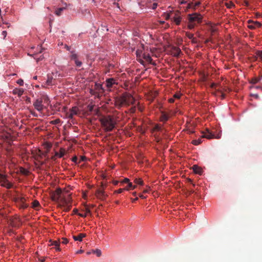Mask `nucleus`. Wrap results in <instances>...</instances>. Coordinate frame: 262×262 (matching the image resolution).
Masks as SVG:
<instances>
[{"label": "nucleus", "mask_w": 262, "mask_h": 262, "mask_svg": "<svg viewBox=\"0 0 262 262\" xmlns=\"http://www.w3.org/2000/svg\"><path fill=\"white\" fill-rule=\"evenodd\" d=\"M255 60H257L258 58H259L261 60H262V51H257L255 52V55L254 57Z\"/></svg>", "instance_id": "5701e85b"}, {"label": "nucleus", "mask_w": 262, "mask_h": 262, "mask_svg": "<svg viewBox=\"0 0 262 262\" xmlns=\"http://www.w3.org/2000/svg\"><path fill=\"white\" fill-rule=\"evenodd\" d=\"M83 252V250H78L76 251V254H80V253H82Z\"/></svg>", "instance_id": "5fc2aeb1"}, {"label": "nucleus", "mask_w": 262, "mask_h": 262, "mask_svg": "<svg viewBox=\"0 0 262 262\" xmlns=\"http://www.w3.org/2000/svg\"><path fill=\"white\" fill-rule=\"evenodd\" d=\"M133 195H134V196H136L137 195V192H134L133 193Z\"/></svg>", "instance_id": "774afa93"}, {"label": "nucleus", "mask_w": 262, "mask_h": 262, "mask_svg": "<svg viewBox=\"0 0 262 262\" xmlns=\"http://www.w3.org/2000/svg\"><path fill=\"white\" fill-rule=\"evenodd\" d=\"M115 84H116V82L114 78H108L106 80V85L107 88H111Z\"/></svg>", "instance_id": "f3484780"}, {"label": "nucleus", "mask_w": 262, "mask_h": 262, "mask_svg": "<svg viewBox=\"0 0 262 262\" xmlns=\"http://www.w3.org/2000/svg\"><path fill=\"white\" fill-rule=\"evenodd\" d=\"M168 101L170 103H173L174 101V99L173 98H171L169 99Z\"/></svg>", "instance_id": "603ef678"}, {"label": "nucleus", "mask_w": 262, "mask_h": 262, "mask_svg": "<svg viewBox=\"0 0 262 262\" xmlns=\"http://www.w3.org/2000/svg\"><path fill=\"white\" fill-rule=\"evenodd\" d=\"M85 236V234L80 233L78 236H73V238L75 241H79L81 242L82 240V238Z\"/></svg>", "instance_id": "aec40b11"}, {"label": "nucleus", "mask_w": 262, "mask_h": 262, "mask_svg": "<svg viewBox=\"0 0 262 262\" xmlns=\"http://www.w3.org/2000/svg\"><path fill=\"white\" fill-rule=\"evenodd\" d=\"M65 154V150L63 148L60 149V152H56L55 156L52 157V159L53 160H55L56 157H58V158H62Z\"/></svg>", "instance_id": "dca6fc26"}, {"label": "nucleus", "mask_w": 262, "mask_h": 262, "mask_svg": "<svg viewBox=\"0 0 262 262\" xmlns=\"http://www.w3.org/2000/svg\"><path fill=\"white\" fill-rule=\"evenodd\" d=\"M141 58H142L143 60L144 59L147 62L149 63H150L154 66L156 65V63L155 62H152V59L148 53L144 52L143 56L141 57Z\"/></svg>", "instance_id": "9b49d317"}, {"label": "nucleus", "mask_w": 262, "mask_h": 262, "mask_svg": "<svg viewBox=\"0 0 262 262\" xmlns=\"http://www.w3.org/2000/svg\"><path fill=\"white\" fill-rule=\"evenodd\" d=\"M135 99L133 96L128 93H123L121 97L118 98L115 101L116 105L118 108L123 105H129L135 103Z\"/></svg>", "instance_id": "7ed1b4c3"}, {"label": "nucleus", "mask_w": 262, "mask_h": 262, "mask_svg": "<svg viewBox=\"0 0 262 262\" xmlns=\"http://www.w3.org/2000/svg\"><path fill=\"white\" fill-rule=\"evenodd\" d=\"M42 100L41 99H37L33 103V106L39 112H41L43 110V106L42 104Z\"/></svg>", "instance_id": "1a4fd4ad"}, {"label": "nucleus", "mask_w": 262, "mask_h": 262, "mask_svg": "<svg viewBox=\"0 0 262 262\" xmlns=\"http://www.w3.org/2000/svg\"><path fill=\"white\" fill-rule=\"evenodd\" d=\"M261 78H262V76H261L260 78H259L258 79V78L253 79H252L251 82L253 84H255V83H257Z\"/></svg>", "instance_id": "e433bc0d"}, {"label": "nucleus", "mask_w": 262, "mask_h": 262, "mask_svg": "<svg viewBox=\"0 0 262 262\" xmlns=\"http://www.w3.org/2000/svg\"><path fill=\"white\" fill-rule=\"evenodd\" d=\"M245 5H246V6H248L249 5V3H248V2H245Z\"/></svg>", "instance_id": "338daca9"}, {"label": "nucleus", "mask_w": 262, "mask_h": 262, "mask_svg": "<svg viewBox=\"0 0 262 262\" xmlns=\"http://www.w3.org/2000/svg\"><path fill=\"white\" fill-rule=\"evenodd\" d=\"M64 9V8H59L58 9H57L56 11H55V14L56 15H58V16H59L61 13V12Z\"/></svg>", "instance_id": "473e14b6"}, {"label": "nucleus", "mask_w": 262, "mask_h": 262, "mask_svg": "<svg viewBox=\"0 0 262 262\" xmlns=\"http://www.w3.org/2000/svg\"><path fill=\"white\" fill-rule=\"evenodd\" d=\"M72 160L73 162L76 163L77 162V157L75 156V157H73Z\"/></svg>", "instance_id": "3c124183"}, {"label": "nucleus", "mask_w": 262, "mask_h": 262, "mask_svg": "<svg viewBox=\"0 0 262 262\" xmlns=\"http://www.w3.org/2000/svg\"><path fill=\"white\" fill-rule=\"evenodd\" d=\"M60 119H55L54 120H53L51 122V123L52 124H57L58 123H59L60 122Z\"/></svg>", "instance_id": "37998d69"}, {"label": "nucleus", "mask_w": 262, "mask_h": 262, "mask_svg": "<svg viewBox=\"0 0 262 262\" xmlns=\"http://www.w3.org/2000/svg\"><path fill=\"white\" fill-rule=\"evenodd\" d=\"M113 183L114 185H117L119 183V181H114Z\"/></svg>", "instance_id": "052dcab7"}, {"label": "nucleus", "mask_w": 262, "mask_h": 262, "mask_svg": "<svg viewBox=\"0 0 262 262\" xmlns=\"http://www.w3.org/2000/svg\"><path fill=\"white\" fill-rule=\"evenodd\" d=\"M124 190L128 191V190H129V188L128 187H125L124 188H120L118 190L115 191L114 192L117 193H121Z\"/></svg>", "instance_id": "2f4dec72"}, {"label": "nucleus", "mask_w": 262, "mask_h": 262, "mask_svg": "<svg viewBox=\"0 0 262 262\" xmlns=\"http://www.w3.org/2000/svg\"><path fill=\"white\" fill-rule=\"evenodd\" d=\"M61 240H62V241L60 242V243L63 244H67L69 242L68 239L66 238H62Z\"/></svg>", "instance_id": "79ce46f5"}, {"label": "nucleus", "mask_w": 262, "mask_h": 262, "mask_svg": "<svg viewBox=\"0 0 262 262\" xmlns=\"http://www.w3.org/2000/svg\"><path fill=\"white\" fill-rule=\"evenodd\" d=\"M114 5H116V6L119 8V4L118 3H114Z\"/></svg>", "instance_id": "69168bd1"}, {"label": "nucleus", "mask_w": 262, "mask_h": 262, "mask_svg": "<svg viewBox=\"0 0 262 262\" xmlns=\"http://www.w3.org/2000/svg\"><path fill=\"white\" fill-rule=\"evenodd\" d=\"M17 83L18 84L20 85H23L24 84V81L21 79H19L17 81Z\"/></svg>", "instance_id": "c03bdc74"}, {"label": "nucleus", "mask_w": 262, "mask_h": 262, "mask_svg": "<svg viewBox=\"0 0 262 262\" xmlns=\"http://www.w3.org/2000/svg\"><path fill=\"white\" fill-rule=\"evenodd\" d=\"M163 16L166 20L169 19L170 18V13H164Z\"/></svg>", "instance_id": "4c0bfd02"}, {"label": "nucleus", "mask_w": 262, "mask_h": 262, "mask_svg": "<svg viewBox=\"0 0 262 262\" xmlns=\"http://www.w3.org/2000/svg\"><path fill=\"white\" fill-rule=\"evenodd\" d=\"M99 121L103 130L106 132L112 131L116 124L114 118L111 115L103 116L99 119Z\"/></svg>", "instance_id": "f03ea898"}, {"label": "nucleus", "mask_w": 262, "mask_h": 262, "mask_svg": "<svg viewBox=\"0 0 262 262\" xmlns=\"http://www.w3.org/2000/svg\"><path fill=\"white\" fill-rule=\"evenodd\" d=\"M143 50H144V48H143V47L142 46V49H137L136 51V53L137 57L138 58V60L139 61V62L140 63H141L142 64H143L144 60L142 59V58H141V57H142L143 54L144 53Z\"/></svg>", "instance_id": "9d476101"}, {"label": "nucleus", "mask_w": 262, "mask_h": 262, "mask_svg": "<svg viewBox=\"0 0 262 262\" xmlns=\"http://www.w3.org/2000/svg\"><path fill=\"white\" fill-rule=\"evenodd\" d=\"M62 77V75L57 71L52 72L47 75L46 84L48 85H54L56 84V79Z\"/></svg>", "instance_id": "39448f33"}, {"label": "nucleus", "mask_w": 262, "mask_h": 262, "mask_svg": "<svg viewBox=\"0 0 262 262\" xmlns=\"http://www.w3.org/2000/svg\"><path fill=\"white\" fill-rule=\"evenodd\" d=\"M136 185H133L131 182L128 183V185L126 187H128L129 189H135L136 188Z\"/></svg>", "instance_id": "72a5a7b5"}, {"label": "nucleus", "mask_w": 262, "mask_h": 262, "mask_svg": "<svg viewBox=\"0 0 262 262\" xmlns=\"http://www.w3.org/2000/svg\"><path fill=\"white\" fill-rule=\"evenodd\" d=\"M207 133H204L202 136V138H205L208 139H212L214 138V135L212 133H210L209 130L207 129Z\"/></svg>", "instance_id": "4be33fe9"}, {"label": "nucleus", "mask_w": 262, "mask_h": 262, "mask_svg": "<svg viewBox=\"0 0 262 262\" xmlns=\"http://www.w3.org/2000/svg\"><path fill=\"white\" fill-rule=\"evenodd\" d=\"M96 195L97 197L100 199H104L107 195L105 193V192L102 190H98L96 191Z\"/></svg>", "instance_id": "2eb2a0df"}, {"label": "nucleus", "mask_w": 262, "mask_h": 262, "mask_svg": "<svg viewBox=\"0 0 262 262\" xmlns=\"http://www.w3.org/2000/svg\"><path fill=\"white\" fill-rule=\"evenodd\" d=\"M155 129L159 130L160 129V127L158 125H157L155 127Z\"/></svg>", "instance_id": "6e6d98bb"}, {"label": "nucleus", "mask_w": 262, "mask_h": 262, "mask_svg": "<svg viewBox=\"0 0 262 262\" xmlns=\"http://www.w3.org/2000/svg\"><path fill=\"white\" fill-rule=\"evenodd\" d=\"M78 111V108L77 107L75 106V107H73L70 110V112L72 113L74 115H76L77 114Z\"/></svg>", "instance_id": "cd10ccee"}, {"label": "nucleus", "mask_w": 262, "mask_h": 262, "mask_svg": "<svg viewBox=\"0 0 262 262\" xmlns=\"http://www.w3.org/2000/svg\"><path fill=\"white\" fill-rule=\"evenodd\" d=\"M138 200V198L136 197L135 199H132V202H135Z\"/></svg>", "instance_id": "bf43d9fd"}, {"label": "nucleus", "mask_w": 262, "mask_h": 262, "mask_svg": "<svg viewBox=\"0 0 262 262\" xmlns=\"http://www.w3.org/2000/svg\"><path fill=\"white\" fill-rule=\"evenodd\" d=\"M129 180L128 178H125L123 181H121V183H129Z\"/></svg>", "instance_id": "a18cd8bd"}, {"label": "nucleus", "mask_w": 262, "mask_h": 262, "mask_svg": "<svg viewBox=\"0 0 262 262\" xmlns=\"http://www.w3.org/2000/svg\"><path fill=\"white\" fill-rule=\"evenodd\" d=\"M46 257H43V258L39 259L40 262H44L46 260Z\"/></svg>", "instance_id": "680f3d73"}, {"label": "nucleus", "mask_w": 262, "mask_h": 262, "mask_svg": "<svg viewBox=\"0 0 262 262\" xmlns=\"http://www.w3.org/2000/svg\"><path fill=\"white\" fill-rule=\"evenodd\" d=\"M92 252L96 254L98 257H100L101 255V251L99 249L93 250Z\"/></svg>", "instance_id": "c756f323"}, {"label": "nucleus", "mask_w": 262, "mask_h": 262, "mask_svg": "<svg viewBox=\"0 0 262 262\" xmlns=\"http://www.w3.org/2000/svg\"><path fill=\"white\" fill-rule=\"evenodd\" d=\"M24 93V90L22 89H15L13 90V94L17 95L18 96H21Z\"/></svg>", "instance_id": "6ab92c4d"}, {"label": "nucleus", "mask_w": 262, "mask_h": 262, "mask_svg": "<svg viewBox=\"0 0 262 262\" xmlns=\"http://www.w3.org/2000/svg\"><path fill=\"white\" fill-rule=\"evenodd\" d=\"M39 203L38 201H37L36 200H35L32 202V207L33 208H36V207L39 206Z\"/></svg>", "instance_id": "f704fd0d"}, {"label": "nucleus", "mask_w": 262, "mask_h": 262, "mask_svg": "<svg viewBox=\"0 0 262 262\" xmlns=\"http://www.w3.org/2000/svg\"><path fill=\"white\" fill-rule=\"evenodd\" d=\"M13 200L19 205L20 208L25 209L28 206V205L25 203L26 199L24 197L17 196L13 198Z\"/></svg>", "instance_id": "6e6552de"}, {"label": "nucleus", "mask_w": 262, "mask_h": 262, "mask_svg": "<svg viewBox=\"0 0 262 262\" xmlns=\"http://www.w3.org/2000/svg\"><path fill=\"white\" fill-rule=\"evenodd\" d=\"M171 54L175 57H178L179 56L180 53H181V51L180 49L177 47H173L171 48L170 51Z\"/></svg>", "instance_id": "ddd939ff"}, {"label": "nucleus", "mask_w": 262, "mask_h": 262, "mask_svg": "<svg viewBox=\"0 0 262 262\" xmlns=\"http://www.w3.org/2000/svg\"><path fill=\"white\" fill-rule=\"evenodd\" d=\"M71 59L73 60H75L76 59H78V55L74 51H71Z\"/></svg>", "instance_id": "a878e982"}, {"label": "nucleus", "mask_w": 262, "mask_h": 262, "mask_svg": "<svg viewBox=\"0 0 262 262\" xmlns=\"http://www.w3.org/2000/svg\"><path fill=\"white\" fill-rule=\"evenodd\" d=\"M157 4H156V3L153 4V5H152V9H156L157 8Z\"/></svg>", "instance_id": "4d7b16f0"}, {"label": "nucleus", "mask_w": 262, "mask_h": 262, "mask_svg": "<svg viewBox=\"0 0 262 262\" xmlns=\"http://www.w3.org/2000/svg\"><path fill=\"white\" fill-rule=\"evenodd\" d=\"M139 197H140V198H142V199H145V198H146V196H144V195H143V194H139Z\"/></svg>", "instance_id": "13d9d810"}, {"label": "nucleus", "mask_w": 262, "mask_h": 262, "mask_svg": "<svg viewBox=\"0 0 262 262\" xmlns=\"http://www.w3.org/2000/svg\"><path fill=\"white\" fill-rule=\"evenodd\" d=\"M74 116V115L72 113L70 112L69 114H68V118L70 119H72Z\"/></svg>", "instance_id": "8fccbe9b"}, {"label": "nucleus", "mask_w": 262, "mask_h": 262, "mask_svg": "<svg viewBox=\"0 0 262 262\" xmlns=\"http://www.w3.org/2000/svg\"><path fill=\"white\" fill-rule=\"evenodd\" d=\"M1 185L7 189H10L13 187V184L7 179V176L0 173Z\"/></svg>", "instance_id": "0eeeda50"}, {"label": "nucleus", "mask_w": 262, "mask_h": 262, "mask_svg": "<svg viewBox=\"0 0 262 262\" xmlns=\"http://www.w3.org/2000/svg\"><path fill=\"white\" fill-rule=\"evenodd\" d=\"M74 62L76 66L78 67H80L82 65V62L78 59L74 60Z\"/></svg>", "instance_id": "58836bf2"}, {"label": "nucleus", "mask_w": 262, "mask_h": 262, "mask_svg": "<svg viewBox=\"0 0 262 262\" xmlns=\"http://www.w3.org/2000/svg\"><path fill=\"white\" fill-rule=\"evenodd\" d=\"M49 242L51 243V244L49 245V246H54L55 249L57 251H60L61 249L60 248V242L58 241H52L50 240Z\"/></svg>", "instance_id": "4468645a"}, {"label": "nucleus", "mask_w": 262, "mask_h": 262, "mask_svg": "<svg viewBox=\"0 0 262 262\" xmlns=\"http://www.w3.org/2000/svg\"><path fill=\"white\" fill-rule=\"evenodd\" d=\"M169 118V116L168 115L164 113H162L161 116L160 117V120L162 122H166L168 120Z\"/></svg>", "instance_id": "b1692460"}, {"label": "nucleus", "mask_w": 262, "mask_h": 262, "mask_svg": "<svg viewBox=\"0 0 262 262\" xmlns=\"http://www.w3.org/2000/svg\"><path fill=\"white\" fill-rule=\"evenodd\" d=\"M134 183L140 185H143L144 184L143 181L140 178L135 179L134 180Z\"/></svg>", "instance_id": "bb28decb"}, {"label": "nucleus", "mask_w": 262, "mask_h": 262, "mask_svg": "<svg viewBox=\"0 0 262 262\" xmlns=\"http://www.w3.org/2000/svg\"><path fill=\"white\" fill-rule=\"evenodd\" d=\"M181 96V93H176V94L173 95V98L174 99H180Z\"/></svg>", "instance_id": "ea45409f"}, {"label": "nucleus", "mask_w": 262, "mask_h": 262, "mask_svg": "<svg viewBox=\"0 0 262 262\" xmlns=\"http://www.w3.org/2000/svg\"><path fill=\"white\" fill-rule=\"evenodd\" d=\"M149 188L143 190L144 193H148L149 192Z\"/></svg>", "instance_id": "e2e57ef3"}, {"label": "nucleus", "mask_w": 262, "mask_h": 262, "mask_svg": "<svg viewBox=\"0 0 262 262\" xmlns=\"http://www.w3.org/2000/svg\"><path fill=\"white\" fill-rule=\"evenodd\" d=\"M210 31L212 33V34H213L214 33H215L217 31V29L213 26H211L210 28Z\"/></svg>", "instance_id": "a19ab883"}, {"label": "nucleus", "mask_w": 262, "mask_h": 262, "mask_svg": "<svg viewBox=\"0 0 262 262\" xmlns=\"http://www.w3.org/2000/svg\"><path fill=\"white\" fill-rule=\"evenodd\" d=\"M34 55L35 56L34 58L36 59L37 62L42 60L44 58L42 55H40L39 57H37V54H34Z\"/></svg>", "instance_id": "c85d7f7f"}, {"label": "nucleus", "mask_w": 262, "mask_h": 262, "mask_svg": "<svg viewBox=\"0 0 262 262\" xmlns=\"http://www.w3.org/2000/svg\"><path fill=\"white\" fill-rule=\"evenodd\" d=\"M173 21L177 25H179L180 24L181 21V18L179 15L175 14V15L173 18Z\"/></svg>", "instance_id": "412c9836"}, {"label": "nucleus", "mask_w": 262, "mask_h": 262, "mask_svg": "<svg viewBox=\"0 0 262 262\" xmlns=\"http://www.w3.org/2000/svg\"><path fill=\"white\" fill-rule=\"evenodd\" d=\"M188 23L187 27L189 29H192L196 24L202 22L203 16L199 13L189 14L187 16Z\"/></svg>", "instance_id": "20e7f679"}, {"label": "nucleus", "mask_w": 262, "mask_h": 262, "mask_svg": "<svg viewBox=\"0 0 262 262\" xmlns=\"http://www.w3.org/2000/svg\"><path fill=\"white\" fill-rule=\"evenodd\" d=\"M192 168L194 172L195 173L201 174L203 172V170H202V168H201L197 165H194L192 166Z\"/></svg>", "instance_id": "a211bd4d"}, {"label": "nucleus", "mask_w": 262, "mask_h": 262, "mask_svg": "<svg viewBox=\"0 0 262 262\" xmlns=\"http://www.w3.org/2000/svg\"><path fill=\"white\" fill-rule=\"evenodd\" d=\"M191 42L192 43H197L198 42V40L195 37H193L192 39H191Z\"/></svg>", "instance_id": "49530a36"}, {"label": "nucleus", "mask_w": 262, "mask_h": 262, "mask_svg": "<svg viewBox=\"0 0 262 262\" xmlns=\"http://www.w3.org/2000/svg\"><path fill=\"white\" fill-rule=\"evenodd\" d=\"M64 48L68 50V51H70V49H71V47L70 46H68V45H66L65 46H64Z\"/></svg>", "instance_id": "864d4df0"}, {"label": "nucleus", "mask_w": 262, "mask_h": 262, "mask_svg": "<svg viewBox=\"0 0 262 262\" xmlns=\"http://www.w3.org/2000/svg\"><path fill=\"white\" fill-rule=\"evenodd\" d=\"M51 198L53 201L57 202L60 207L63 208L64 211L68 212L70 210L72 203L71 194L67 192L62 194L61 189L59 188L52 193Z\"/></svg>", "instance_id": "f257e3e1"}, {"label": "nucleus", "mask_w": 262, "mask_h": 262, "mask_svg": "<svg viewBox=\"0 0 262 262\" xmlns=\"http://www.w3.org/2000/svg\"><path fill=\"white\" fill-rule=\"evenodd\" d=\"M201 4L200 2H195L194 4L193 3H189L188 6L189 8L195 9L196 7L199 6Z\"/></svg>", "instance_id": "393cba45"}, {"label": "nucleus", "mask_w": 262, "mask_h": 262, "mask_svg": "<svg viewBox=\"0 0 262 262\" xmlns=\"http://www.w3.org/2000/svg\"><path fill=\"white\" fill-rule=\"evenodd\" d=\"M186 36L189 39H191L193 37V34L186 32L185 33Z\"/></svg>", "instance_id": "c9c22d12"}, {"label": "nucleus", "mask_w": 262, "mask_h": 262, "mask_svg": "<svg viewBox=\"0 0 262 262\" xmlns=\"http://www.w3.org/2000/svg\"><path fill=\"white\" fill-rule=\"evenodd\" d=\"M248 23L249 25H248V28L250 29H254L256 28H259L261 26V24L258 21H254L249 20Z\"/></svg>", "instance_id": "f8f14e48"}, {"label": "nucleus", "mask_w": 262, "mask_h": 262, "mask_svg": "<svg viewBox=\"0 0 262 262\" xmlns=\"http://www.w3.org/2000/svg\"><path fill=\"white\" fill-rule=\"evenodd\" d=\"M202 139H198L197 140H194L192 141V143L195 145H198L202 143Z\"/></svg>", "instance_id": "7c9ffc66"}, {"label": "nucleus", "mask_w": 262, "mask_h": 262, "mask_svg": "<svg viewBox=\"0 0 262 262\" xmlns=\"http://www.w3.org/2000/svg\"><path fill=\"white\" fill-rule=\"evenodd\" d=\"M73 212H74V213H75V214H76V213H77V212H78V210H77V209H74L73 210Z\"/></svg>", "instance_id": "0e129e2a"}, {"label": "nucleus", "mask_w": 262, "mask_h": 262, "mask_svg": "<svg viewBox=\"0 0 262 262\" xmlns=\"http://www.w3.org/2000/svg\"><path fill=\"white\" fill-rule=\"evenodd\" d=\"M104 92V89L102 87V84L96 82L94 85V88L90 89V93L92 95H95L97 97L100 96Z\"/></svg>", "instance_id": "423d86ee"}, {"label": "nucleus", "mask_w": 262, "mask_h": 262, "mask_svg": "<svg viewBox=\"0 0 262 262\" xmlns=\"http://www.w3.org/2000/svg\"><path fill=\"white\" fill-rule=\"evenodd\" d=\"M78 215L81 216V217H85L87 215V213H78Z\"/></svg>", "instance_id": "de8ad7c7"}, {"label": "nucleus", "mask_w": 262, "mask_h": 262, "mask_svg": "<svg viewBox=\"0 0 262 262\" xmlns=\"http://www.w3.org/2000/svg\"><path fill=\"white\" fill-rule=\"evenodd\" d=\"M7 33L6 31H3L2 32V35L4 36V38H5L7 36Z\"/></svg>", "instance_id": "09e8293b"}]
</instances>
